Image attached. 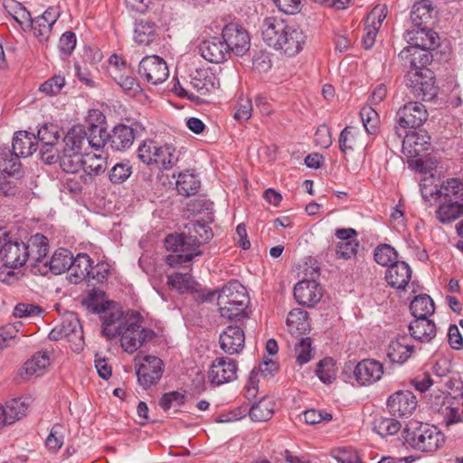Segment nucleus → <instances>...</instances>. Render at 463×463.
Segmentation results:
<instances>
[{
	"mask_svg": "<svg viewBox=\"0 0 463 463\" xmlns=\"http://www.w3.org/2000/svg\"><path fill=\"white\" fill-rule=\"evenodd\" d=\"M291 24L280 17L269 16L264 18L260 26L262 40L269 47L278 51L281 44L283 34Z\"/></svg>",
	"mask_w": 463,
	"mask_h": 463,
	"instance_id": "nucleus-13",
	"label": "nucleus"
},
{
	"mask_svg": "<svg viewBox=\"0 0 463 463\" xmlns=\"http://www.w3.org/2000/svg\"><path fill=\"white\" fill-rule=\"evenodd\" d=\"M306 39L304 32L298 25L292 24L283 34V39L278 51L284 52L288 56H295L303 49Z\"/></svg>",
	"mask_w": 463,
	"mask_h": 463,
	"instance_id": "nucleus-23",
	"label": "nucleus"
},
{
	"mask_svg": "<svg viewBox=\"0 0 463 463\" xmlns=\"http://www.w3.org/2000/svg\"><path fill=\"white\" fill-rule=\"evenodd\" d=\"M406 86L415 99L431 100L437 95L435 76L431 70L408 71Z\"/></svg>",
	"mask_w": 463,
	"mask_h": 463,
	"instance_id": "nucleus-5",
	"label": "nucleus"
},
{
	"mask_svg": "<svg viewBox=\"0 0 463 463\" xmlns=\"http://www.w3.org/2000/svg\"><path fill=\"white\" fill-rule=\"evenodd\" d=\"M0 245V258L5 265L20 268L29 259V250L25 242L18 239H11L6 233Z\"/></svg>",
	"mask_w": 463,
	"mask_h": 463,
	"instance_id": "nucleus-9",
	"label": "nucleus"
},
{
	"mask_svg": "<svg viewBox=\"0 0 463 463\" xmlns=\"http://www.w3.org/2000/svg\"><path fill=\"white\" fill-rule=\"evenodd\" d=\"M222 37L231 54L243 56L250 46V35L246 29L238 24H226L222 31Z\"/></svg>",
	"mask_w": 463,
	"mask_h": 463,
	"instance_id": "nucleus-10",
	"label": "nucleus"
},
{
	"mask_svg": "<svg viewBox=\"0 0 463 463\" xmlns=\"http://www.w3.org/2000/svg\"><path fill=\"white\" fill-rule=\"evenodd\" d=\"M118 336H120V345L123 350L128 354H134L145 343L152 340L155 333L131 320L121 329Z\"/></svg>",
	"mask_w": 463,
	"mask_h": 463,
	"instance_id": "nucleus-7",
	"label": "nucleus"
},
{
	"mask_svg": "<svg viewBox=\"0 0 463 463\" xmlns=\"http://www.w3.org/2000/svg\"><path fill=\"white\" fill-rule=\"evenodd\" d=\"M109 146L114 151H125L131 147L135 140V130L125 124L115 126L107 136Z\"/></svg>",
	"mask_w": 463,
	"mask_h": 463,
	"instance_id": "nucleus-24",
	"label": "nucleus"
},
{
	"mask_svg": "<svg viewBox=\"0 0 463 463\" xmlns=\"http://www.w3.org/2000/svg\"><path fill=\"white\" fill-rule=\"evenodd\" d=\"M322 297V288L316 280L304 279L294 288V298L302 306L314 307Z\"/></svg>",
	"mask_w": 463,
	"mask_h": 463,
	"instance_id": "nucleus-22",
	"label": "nucleus"
},
{
	"mask_svg": "<svg viewBox=\"0 0 463 463\" xmlns=\"http://www.w3.org/2000/svg\"><path fill=\"white\" fill-rule=\"evenodd\" d=\"M157 146L158 145L155 141H144L137 150L139 159L147 165H156Z\"/></svg>",
	"mask_w": 463,
	"mask_h": 463,
	"instance_id": "nucleus-53",
	"label": "nucleus"
},
{
	"mask_svg": "<svg viewBox=\"0 0 463 463\" xmlns=\"http://www.w3.org/2000/svg\"><path fill=\"white\" fill-rule=\"evenodd\" d=\"M358 247L357 240L339 241L335 250L336 256L340 259L349 260L356 255Z\"/></svg>",
	"mask_w": 463,
	"mask_h": 463,
	"instance_id": "nucleus-63",
	"label": "nucleus"
},
{
	"mask_svg": "<svg viewBox=\"0 0 463 463\" xmlns=\"http://www.w3.org/2000/svg\"><path fill=\"white\" fill-rule=\"evenodd\" d=\"M57 162L64 172L75 174L82 169L84 154L61 150L57 151Z\"/></svg>",
	"mask_w": 463,
	"mask_h": 463,
	"instance_id": "nucleus-41",
	"label": "nucleus"
},
{
	"mask_svg": "<svg viewBox=\"0 0 463 463\" xmlns=\"http://www.w3.org/2000/svg\"><path fill=\"white\" fill-rule=\"evenodd\" d=\"M430 137L425 131H411L402 139V147L407 149L408 153L413 156L427 151L430 146Z\"/></svg>",
	"mask_w": 463,
	"mask_h": 463,
	"instance_id": "nucleus-34",
	"label": "nucleus"
},
{
	"mask_svg": "<svg viewBox=\"0 0 463 463\" xmlns=\"http://www.w3.org/2000/svg\"><path fill=\"white\" fill-rule=\"evenodd\" d=\"M383 374V364L374 359H364L354 369V376L360 385L378 382Z\"/></svg>",
	"mask_w": 463,
	"mask_h": 463,
	"instance_id": "nucleus-17",
	"label": "nucleus"
},
{
	"mask_svg": "<svg viewBox=\"0 0 463 463\" xmlns=\"http://www.w3.org/2000/svg\"><path fill=\"white\" fill-rule=\"evenodd\" d=\"M69 269V279L71 283L78 284L82 280H88L93 261L86 253H79L71 258Z\"/></svg>",
	"mask_w": 463,
	"mask_h": 463,
	"instance_id": "nucleus-27",
	"label": "nucleus"
},
{
	"mask_svg": "<svg viewBox=\"0 0 463 463\" xmlns=\"http://www.w3.org/2000/svg\"><path fill=\"white\" fill-rule=\"evenodd\" d=\"M311 345L312 340L310 337H301L296 344V360L299 365H303L312 359L313 355Z\"/></svg>",
	"mask_w": 463,
	"mask_h": 463,
	"instance_id": "nucleus-56",
	"label": "nucleus"
},
{
	"mask_svg": "<svg viewBox=\"0 0 463 463\" xmlns=\"http://www.w3.org/2000/svg\"><path fill=\"white\" fill-rule=\"evenodd\" d=\"M201 186V182L197 176L189 171L180 173L176 180V190L179 194L191 196L195 194Z\"/></svg>",
	"mask_w": 463,
	"mask_h": 463,
	"instance_id": "nucleus-42",
	"label": "nucleus"
},
{
	"mask_svg": "<svg viewBox=\"0 0 463 463\" xmlns=\"http://www.w3.org/2000/svg\"><path fill=\"white\" fill-rule=\"evenodd\" d=\"M399 57L409 71L428 69L427 65L432 61L431 51L411 45L403 48Z\"/></svg>",
	"mask_w": 463,
	"mask_h": 463,
	"instance_id": "nucleus-18",
	"label": "nucleus"
},
{
	"mask_svg": "<svg viewBox=\"0 0 463 463\" xmlns=\"http://www.w3.org/2000/svg\"><path fill=\"white\" fill-rule=\"evenodd\" d=\"M28 27H30L35 37L39 38L40 41H47L52 31V24L46 21V18L37 16L36 18L29 20Z\"/></svg>",
	"mask_w": 463,
	"mask_h": 463,
	"instance_id": "nucleus-54",
	"label": "nucleus"
},
{
	"mask_svg": "<svg viewBox=\"0 0 463 463\" xmlns=\"http://www.w3.org/2000/svg\"><path fill=\"white\" fill-rule=\"evenodd\" d=\"M404 39L411 46H417L429 51H433L439 45L438 33L428 26L408 30L405 33Z\"/></svg>",
	"mask_w": 463,
	"mask_h": 463,
	"instance_id": "nucleus-16",
	"label": "nucleus"
},
{
	"mask_svg": "<svg viewBox=\"0 0 463 463\" xmlns=\"http://www.w3.org/2000/svg\"><path fill=\"white\" fill-rule=\"evenodd\" d=\"M441 189L443 190L444 198L455 197L463 201V181L459 178H449L445 181Z\"/></svg>",
	"mask_w": 463,
	"mask_h": 463,
	"instance_id": "nucleus-60",
	"label": "nucleus"
},
{
	"mask_svg": "<svg viewBox=\"0 0 463 463\" xmlns=\"http://www.w3.org/2000/svg\"><path fill=\"white\" fill-rule=\"evenodd\" d=\"M360 117L367 133L375 134L379 124L378 113L372 107H364L360 111Z\"/></svg>",
	"mask_w": 463,
	"mask_h": 463,
	"instance_id": "nucleus-57",
	"label": "nucleus"
},
{
	"mask_svg": "<svg viewBox=\"0 0 463 463\" xmlns=\"http://www.w3.org/2000/svg\"><path fill=\"white\" fill-rule=\"evenodd\" d=\"M339 148L343 153L353 151L357 146L356 133L354 128L345 127L339 136Z\"/></svg>",
	"mask_w": 463,
	"mask_h": 463,
	"instance_id": "nucleus-59",
	"label": "nucleus"
},
{
	"mask_svg": "<svg viewBox=\"0 0 463 463\" xmlns=\"http://www.w3.org/2000/svg\"><path fill=\"white\" fill-rule=\"evenodd\" d=\"M274 413V402L270 398H262L259 402L252 405L249 415L253 421H267Z\"/></svg>",
	"mask_w": 463,
	"mask_h": 463,
	"instance_id": "nucleus-46",
	"label": "nucleus"
},
{
	"mask_svg": "<svg viewBox=\"0 0 463 463\" xmlns=\"http://www.w3.org/2000/svg\"><path fill=\"white\" fill-rule=\"evenodd\" d=\"M194 280L188 273L176 272L167 276V285L171 288L176 289L179 293H187L194 288Z\"/></svg>",
	"mask_w": 463,
	"mask_h": 463,
	"instance_id": "nucleus-47",
	"label": "nucleus"
},
{
	"mask_svg": "<svg viewBox=\"0 0 463 463\" xmlns=\"http://www.w3.org/2000/svg\"><path fill=\"white\" fill-rule=\"evenodd\" d=\"M417 406L416 396L411 391H399L387 401V408L392 416L410 417Z\"/></svg>",
	"mask_w": 463,
	"mask_h": 463,
	"instance_id": "nucleus-14",
	"label": "nucleus"
},
{
	"mask_svg": "<svg viewBox=\"0 0 463 463\" xmlns=\"http://www.w3.org/2000/svg\"><path fill=\"white\" fill-rule=\"evenodd\" d=\"M248 304L246 288L236 280L222 287L219 292L217 305L222 317L238 321L249 317Z\"/></svg>",
	"mask_w": 463,
	"mask_h": 463,
	"instance_id": "nucleus-2",
	"label": "nucleus"
},
{
	"mask_svg": "<svg viewBox=\"0 0 463 463\" xmlns=\"http://www.w3.org/2000/svg\"><path fill=\"white\" fill-rule=\"evenodd\" d=\"M3 6L5 10L13 17V19L18 23L21 26L24 23H28L31 20L30 12L22 5L21 3L15 0H5Z\"/></svg>",
	"mask_w": 463,
	"mask_h": 463,
	"instance_id": "nucleus-49",
	"label": "nucleus"
},
{
	"mask_svg": "<svg viewBox=\"0 0 463 463\" xmlns=\"http://www.w3.org/2000/svg\"><path fill=\"white\" fill-rule=\"evenodd\" d=\"M279 370V365L277 362L272 359L265 358L263 362L260 364L258 368H255L251 371L250 375V381L251 384H254L255 379L259 374L263 376L264 378L272 377Z\"/></svg>",
	"mask_w": 463,
	"mask_h": 463,
	"instance_id": "nucleus-58",
	"label": "nucleus"
},
{
	"mask_svg": "<svg viewBox=\"0 0 463 463\" xmlns=\"http://www.w3.org/2000/svg\"><path fill=\"white\" fill-rule=\"evenodd\" d=\"M60 326L64 338L71 344V348L72 351L76 353L80 352L83 349L84 337L79 320L71 316L64 318Z\"/></svg>",
	"mask_w": 463,
	"mask_h": 463,
	"instance_id": "nucleus-26",
	"label": "nucleus"
},
{
	"mask_svg": "<svg viewBox=\"0 0 463 463\" xmlns=\"http://www.w3.org/2000/svg\"><path fill=\"white\" fill-rule=\"evenodd\" d=\"M403 438L410 447L421 452H434L445 442L444 434L438 428L418 421H410Z\"/></svg>",
	"mask_w": 463,
	"mask_h": 463,
	"instance_id": "nucleus-3",
	"label": "nucleus"
},
{
	"mask_svg": "<svg viewBox=\"0 0 463 463\" xmlns=\"http://www.w3.org/2000/svg\"><path fill=\"white\" fill-rule=\"evenodd\" d=\"M190 84L199 95H206L220 86L214 73L209 71H196L192 76Z\"/></svg>",
	"mask_w": 463,
	"mask_h": 463,
	"instance_id": "nucleus-32",
	"label": "nucleus"
},
{
	"mask_svg": "<svg viewBox=\"0 0 463 463\" xmlns=\"http://www.w3.org/2000/svg\"><path fill=\"white\" fill-rule=\"evenodd\" d=\"M156 37L155 24L147 21H139L135 27L134 38L139 44L148 45Z\"/></svg>",
	"mask_w": 463,
	"mask_h": 463,
	"instance_id": "nucleus-48",
	"label": "nucleus"
},
{
	"mask_svg": "<svg viewBox=\"0 0 463 463\" xmlns=\"http://www.w3.org/2000/svg\"><path fill=\"white\" fill-rule=\"evenodd\" d=\"M398 254L389 244H381L374 250V260L382 266L392 265L397 260Z\"/></svg>",
	"mask_w": 463,
	"mask_h": 463,
	"instance_id": "nucleus-51",
	"label": "nucleus"
},
{
	"mask_svg": "<svg viewBox=\"0 0 463 463\" xmlns=\"http://www.w3.org/2000/svg\"><path fill=\"white\" fill-rule=\"evenodd\" d=\"M21 156L7 146L0 147V170L10 175H18L20 172Z\"/></svg>",
	"mask_w": 463,
	"mask_h": 463,
	"instance_id": "nucleus-39",
	"label": "nucleus"
},
{
	"mask_svg": "<svg viewBox=\"0 0 463 463\" xmlns=\"http://www.w3.org/2000/svg\"><path fill=\"white\" fill-rule=\"evenodd\" d=\"M134 363L137 381L145 389L156 384L161 379L163 361L157 356L138 353L134 358Z\"/></svg>",
	"mask_w": 463,
	"mask_h": 463,
	"instance_id": "nucleus-6",
	"label": "nucleus"
},
{
	"mask_svg": "<svg viewBox=\"0 0 463 463\" xmlns=\"http://www.w3.org/2000/svg\"><path fill=\"white\" fill-rule=\"evenodd\" d=\"M252 113V104L249 98L240 97L236 105V110L233 118L239 123H242L250 118Z\"/></svg>",
	"mask_w": 463,
	"mask_h": 463,
	"instance_id": "nucleus-62",
	"label": "nucleus"
},
{
	"mask_svg": "<svg viewBox=\"0 0 463 463\" xmlns=\"http://www.w3.org/2000/svg\"><path fill=\"white\" fill-rule=\"evenodd\" d=\"M90 134L88 135L87 146L98 150L106 145H109V139L107 136L109 133L101 127L97 125H91L90 128Z\"/></svg>",
	"mask_w": 463,
	"mask_h": 463,
	"instance_id": "nucleus-55",
	"label": "nucleus"
},
{
	"mask_svg": "<svg viewBox=\"0 0 463 463\" xmlns=\"http://www.w3.org/2000/svg\"><path fill=\"white\" fill-rule=\"evenodd\" d=\"M25 245L29 250L28 260H32L33 266L43 262L49 250L48 239L44 235L36 233L31 236Z\"/></svg>",
	"mask_w": 463,
	"mask_h": 463,
	"instance_id": "nucleus-31",
	"label": "nucleus"
},
{
	"mask_svg": "<svg viewBox=\"0 0 463 463\" xmlns=\"http://www.w3.org/2000/svg\"><path fill=\"white\" fill-rule=\"evenodd\" d=\"M33 137L35 138V136L27 131L16 132L13 138L12 149L21 157L31 156L37 150V144L33 143Z\"/></svg>",
	"mask_w": 463,
	"mask_h": 463,
	"instance_id": "nucleus-37",
	"label": "nucleus"
},
{
	"mask_svg": "<svg viewBox=\"0 0 463 463\" xmlns=\"http://www.w3.org/2000/svg\"><path fill=\"white\" fill-rule=\"evenodd\" d=\"M156 165L164 169L172 168L179 160L180 152L172 145L157 146Z\"/></svg>",
	"mask_w": 463,
	"mask_h": 463,
	"instance_id": "nucleus-45",
	"label": "nucleus"
},
{
	"mask_svg": "<svg viewBox=\"0 0 463 463\" xmlns=\"http://www.w3.org/2000/svg\"><path fill=\"white\" fill-rule=\"evenodd\" d=\"M31 404V398H16L7 402L5 409L9 424L19 420L25 416L28 407Z\"/></svg>",
	"mask_w": 463,
	"mask_h": 463,
	"instance_id": "nucleus-43",
	"label": "nucleus"
},
{
	"mask_svg": "<svg viewBox=\"0 0 463 463\" xmlns=\"http://www.w3.org/2000/svg\"><path fill=\"white\" fill-rule=\"evenodd\" d=\"M62 141L61 151L83 154L88 142V133L83 126L76 125L68 130Z\"/></svg>",
	"mask_w": 463,
	"mask_h": 463,
	"instance_id": "nucleus-29",
	"label": "nucleus"
},
{
	"mask_svg": "<svg viewBox=\"0 0 463 463\" xmlns=\"http://www.w3.org/2000/svg\"><path fill=\"white\" fill-rule=\"evenodd\" d=\"M414 352V345L409 343L407 335L392 340L387 348V357L392 364H404Z\"/></svg>",
	"mask_w": 463,
	"mask_h": 463,
	"instance_id": "nucleus-25",
	"label": "nucleus"
},
{
	"mask_svg": "<svg viewBox=\"0 0 463 463\" xmlns=\"http://www.w3.org/2000/svg\"><path fill=\"white\" fill-rule=\"evenodd\" d=\"M434 8L430 0L416 2L411 11V23L415 27L427 26L432 18Z\"/></svg>",
	"mask_w": 463,
	"mask_h": 463,
	"instance_id": "nucleus-38",
	"label": "nucleus"
},
{
	"mask_svg": "<svg viewBox=\"0 0 463 463\" xmlns=\"http://www.w3.org/2000/svg\"><path fill=\"white\" fill-rule=\"evenodd\" d=\"M38 139L37 146L40 145V154L42 160L47 165H52L57 162V145L61 137V128L58 125L49 123L43 125L35 137Z\"/></svg>",
	"mask_w": 463,
	"mask_h": 463,
	"instance_id": "nucleus-8",
	"label": "nucleus"
},
{
	"mask_svg": "<svg viewBox=\"0 0 463 463\" xmlns=\"http://www.w3.org/2000/svg\"><path fill=\"white\" fill-rule=\"evenodd\" d=\"M237 365L228 357L215 359L210 368L208 378L212 384L221 385L236 379Z\"/></svg>",
	"mask_w": 463,
	"mask_h": 463,
	"instance_id": "nucleus-15",
	"label": "nucleus"
},
{
	"mask_svg": "<svg viewBox=\"0 0 463 463\" xmlns=\"http://www.w3.org/2000/svg\"><path fill=\"white\" fill-rule=\"evenodd\" d=\"M138 73L147 82L157 85L168 78L169 70L164 59L157 55H149L139 62Z\"/></svg>",
	"mask_w": 463,
	"mask_h": 463,
	"instance_id": "nucleus-11",
	"label": "nucleus"
},
{
	"mask_svg": "<svg viewBox=\"0 0 463 463\" xmlns=\"http://www.w3.org/2000/svg\"><path fill=\"white\" fill-rule=\"evenodd\" d=\"M428 118L425 106L417 101H410L401 107L396 113V122L400 128H417Z\"/></svg>",
	"mask_w": 463,
	"mask_h": 463,
	"instance_id": "nucleus-12",
	"label": "nucleus"
},
{
	"mask_svg": "<svg viewBox=\"0 0 463 463\" xmlns=\"http://www.w3.org/2000/svg\"><path fill=\"white\" fill-rule=\"evenodd\" d=\"M411 335L421 343H430L437 334L435 323L428 317L415 318L410 323Z\"/></svg>",
	"mask_w": 463,
	"mask_h": 463,
	"instance_id": "nucleus-30",
	"label": "nucleus"
},
{
	"mask_svg": "<svg viewBox=\"0 0 463 463\" xmlns=\"http://www.w3.org/2000/svg\"><path fill=\"white\" fill-rule=\"evenodd\" d=\"M410 310L415 318L428 317L434 313V302L429 295H420L411 302Z\"/></svg>",
	"mask_w": 463,
	"mask_h": 463,
	"instance_id": "nucleus-44",
	"label": "nucleus"
},
{
	"mask_svg": "<svg viewBox=\"0 0 463 463\" xmlns=\"http://www.w3.org/2000/svg\"><path fill=\"white\" fill-rule=\"evenodd\" d=\"M188 234H169L165 239V247L175 254H169L165 262L171 267L184 265L201 256L199 247L213 236V231L203 221H197L186 226Z\"/></svg>",
	"mask_w": 463,
	"mask_h": 463,
	"instance_id": "nucleus-1",
	"label": "nucleus"
},
{
	"mask_svg": "<svg viewBox=\"0 0 463 463\" xmlns=\"http://www.w3.org/2000/svg\"><path fill=\"white\" fill-rule=\"evenodd\" d=\"M51 354H52V351L47 349L35 353L20 369V376L24 380H29L32 377L43 375L51 364Z\"/></svg>",
	"mask_w": 463,
	"mask_h": 463,
	"instance_id": "nucleus-21",
	"label": "nucleus"
},
{
	"mask_svg": "<svg viewBox=\"0 0 463 463\" xmlns=\"http://www.w3.org/2000/svg\"><path fill=\"white\" fill-rule=\"evenodd\" d=\"M71 258L72 254L71 251L61 248L53 253L50 260L44 261L43 265L44 267L49 266L50 270L53 274H61L69 271Z\"/></svg>",
	"mask_w": 463,
	"mask_h": 463,
	"instance_id": "nucleus-40",
	"label": "nucleus"
},
{
	"mask_svg": "<svg viewBox=\"0 0 463 463\" xmlns=\"http://www.w3.org/2000/svg\"><path fill=\"white\" fill-rule=\"evenodd\" d=\"M83 303L92 313L101 314V334L109 340L118 337L126 324L132 320L128 316H124L120 307L111 306L109 302L106 304L95 303L92 295L85 299Z\"/></svg>",
	"mask_w": 463,
	"mask_h": 463,
	"instance_id": "nucleus-4",
	"label": "nucleus"
},
{
	"mask_svg": "<svg viewBox=\"0 0 463 463\" xmlns=\"http://www.w3.org/2000/svg\"><path fill=\"white\" fill-rule=\"evenodd\" d=\"M287 327L292 335H302L309 330L307 313L300 308L291 310L287 317Z\"/></svg>",
	"mask_w": 463,
	"mask_h": 463,
	"instance_id": "nucleus-35",
	"label": "nucleus"
},
{
	"mask_svg": "<svg viewBox=\"0 0 463 463\" xmlns=\"http://www.w3.org/2000/svg\"><path fill=\"white\" fill-rule=\"evenodd\" d=\"M319 380L324 383L330 384L335 379V364L332 358H325L321 360L316 371Z\"/></svg>",
	"mask_w": 463,
	"mask_h": 463,
	"instance_id": "nucleus-50",
	"label": "nucleus"
},
{
	"mask_svg": "<svg viewBox=\"0 0 463 463\" xmlns=\"http://www.w3.org/2000/svg\"><path fill=\"white\" fill-rule=\"evenodd\" d=\"M401 423L390 418H381L374 423L373 430L382 437L392 436L401 430Z\"/></svg>",
	"mask_w": 463,
	"mask_h": 463,
	"instance_id": "nucleus-52",
	"label": "nucleus"
},
{
	"mask_svg": "<svg viewBox=\"0 0 463 463\" xmlns=\"http://www.w3.org/2000/svg\"><path fill=\"white\" fill-rule=\"evenodd\" d=\"M221 349L228 354L241 353L245 345V334L241 327L237 326H227L219 336Z\"/></svg>",
	"mask_w": 463,
	"mask_h": 463,
	"instance_id": "nucleus-20",
	"label": "nucleus"
},
{
	"mask_svg": "<svg viewBox=\"0 0 463 463\" xmlns=\"http://www.w3.org/2000/svg\"><path fill=\"white\" fill-rule=\"evenodd\" d=\"M42 308L33 304L19 303L14 308V316L15 317H34L40 316Z\"/></svg>",
	"mask_w": 463,
	"mask_h": 463,
	"instance_id": "nucleus-64",
	"label": "nucleus"
},
{
	"mask_svg": "<svg viewBox=\"0 0 463 463\" xmlns=\"http://www.w3.org/2000/svg\"><path fill=\"white\" fill-rule=\"evenodd\" d=\"M106 159L95 154H84L82 170L84 175H80L84 184L92 182L93 176L99 175L106 170Z\"/></svg>",
	"mask_w": 463,
	"mask_h": 463,
	"instance_id": "nucleus-33",
	"label": "nucleus"
},
{
	"mask_svg": "<svg viewBox=\"0 0 463 463\" xmlns=\"http://www.w3.org/2000/svg\"><path fill=\"white\" fill-rule=\"evenodd\" d=\"M226 47L222 37L213 36L203 40L198 48L203 59L213 63H221L231 55Z\"/></svg>",
	"mask_w": 463,
	"mask_h": 463,
	"instance_id": "nucleus-19",
	"label": "nucleus"
},
{
	"mask_svg": "<svg viewBox=\"0 0 463 463\" xmlns=\"http://www.w3.org/2000/svg\"><path fill=\"white\" fill-rule=\"evenodd\" d=\"M444 199L445 201L436 211V215L440 222L449 223L463 215V203L448 198Z\"/></svg>",
	"mask_w": 463,
	"mask_h": 463,
	"instance_id": "nucleus-36",
	"label": "nucleus"
},
{
	"mask_svg": "<svg viewBox=\"0 0 463 463\" xmlns=\"http://www.w3.org/2000/svg\"><path fill=\"white\" fill-rule=\"evenodd\" d=\"M411 278V269L404 261H395L389 266L385 279L387 283L395 288L404 289Z\"/></svg>",
	"mask_w": 463,
	"mask_h": 463,
	"instance_id": "nucleus-28",
	"label": "nucleus"
},
{
	"mask_svg": "<svg viewBox=\"0 0 463 463\" xmlns=\"http://www.w3.org/2000/svg\"><path fill=\"white\" fill-rule=\"evenodd\" d=\"M132 174V166L129 162L116 164L109 172V180L113 184H122Z\"/></svg>",
	"mask_w": 463,
	"mask_h": 463,
	"instance_id": "nucleus-61",
	"label": "nucleus"
}]
</instances>
